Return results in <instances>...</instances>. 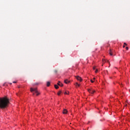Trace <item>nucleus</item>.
I'll return each mask as SVG.
<instances>
[{"label":"nucleus","mask_w":130,"mask_h":130,"mask_svg":"<svg viewBox=\"0 0 130 130\" xmlns=\"http://www.w3.org/2000/svg\"><path fill=\"white\" fill-rule=\"evenodd\" d=\"M88 92H89L91 94H93L95 92V90L94 89H92V88L88 89Z\"/></svg>","instance_id":"nucleus-2"},{"label":"nucleus","mask_w":130,"mask_h":130,"mask_svg":"<svg viewBox=\"0 0 130 130\" xmlns=\"http://www.w3.org/2000/svg\"><path fill=\"white\" fill-rule=\"evenodd\" d=\"M54 87L56 89L59 88V86L57 85H54Z\"/></svg>","instance_id":"nucleus-10"},{"label":"nucleus","mask_w":130,"mask_h":130,"mask_svg":"<svg viewBox=\"0 0 130 130\" xmlns=\"http://www.w3.org/2000/svg\"><path fill=\"white\" fill-rule=\"evenodd\" d=\"M36 93V96H39L40 94V92H39L38 91L37 92H35Z\"/></svg>","instance_id":"nucleus-11"},{"label":"nucleus","mask_w":130,"mask_h":130,"mask_svg":"<svg viewBox=\"0 0 130 130\" xmlns=\"http://www.w3.org/2000/svg\"><path fill=\"white\" fill-rule=\"evenodd\" d=\"M103 61H105L106 62V60L105 59H103Z\"/></svg>","instance_id":"nucleus-22"},{"label":"nucleus","mask_w":130,"mask_h":130,"mask_svg":"<svg viewBox=\"0 0 130 130\" xmlns=\"http://www.w3.org/2000/svg\"><path fill=\"white\" fill-rule=\"evenodd\" d=\"M50 85V82L48 81L47 82V86L49 87Z\"/></svg>","instance_id":"nucleus-8"},{"label":"nucleus","mask_w":130,"mask_h":130,"mask_svg":"<svg viewBox=\"0 0 130 130\" xmlns=\"http://www.w3.org/2000/svg\"><path fill=\"white\" fill-rule=\"evenodd\" d=\"M125 49L127 50L128 49V47H125Z\"/></svg>","instance_id":"nucleus-15"},{"label":"nucleus","mask_w":130,"mask_h":130,"mask_svg":"<svg viewBox=\"0 0 130 130\" xmlns=\"http://www.w3.org/2000/svg\"><path fill=\"white\" fill-rule=\"evenodd\" d=\"M124 47H125V45H123V48H124Z\"/></svg>","instance_id":"nucleus-23"},{"label":"nucleus","mask_w":130,"mask_h":130,"mask_svg":"<svg viewBox=\"0 0 130 130\" xmlns=\"http://www.w3.org/2000/svg\"><path fill=\"white\" fill-rule=\"evenodd\" d=\"M124 46H127V44L126 43H124Z\"/></svg>","instance_id":"nucleus-16"},{"label":"nucleus","mask_w":130,"mask_h":130,"mask_svg":"<svg viewBox=\"0 0 130 130\" xmlns=\"http://www.w3.org/2000/svg\"><path fill=\"white\" fill-rule=\"evenodd\" d=\"M10 84H12V83H10Z\"/></svg>","instance_id":"nucleus-25"},{"label":"nucleus","mask_w":130,"mask_h":130,"mask_svg":"<svg viewBox=\"0 0 130 130\" xmlns=\"http://www.w3.org/2000/svg\"><path fill=\"white\" fill-rule=\"evenodd\" d=\"M91 82L93 83L94 82V81H93L92 79L91 80Z\"/></svg>","instance_id":"nucleus-18"},{"label":"nucleus","mask_w":130,"mask_h":130,"mask_svg":"<svg viewBox=\"0 0 130 130\" xmlns=\"http://www.w3.org/2000/svg\"><path fill=\"white\" fill-rule=\"evenodd\" d=\"M69 94V93H68L67 91H66V92H64V94Z\"/></svg>","instance_id":"nucleus-19"},{"label":"nucleus","mask_w":130,"mask_h":130,"mask_svg":"<svg viewBox=\"0 0 130 130\" xmlns=\"http://www.w3.org/2000/svg\"><path fill=\"white\" fill-rule=\"evenodd\" d=\"M76 79H77L78 81H80V82H81L83 80V79H82V78L79 76H77Z\"/></svg>","instance_id":"nucleus-4"},{"label":"nucleus","mask_w":130,"mask_h":130,"mask_svg":"<svg viewBox=\"0 0 130 130\" xmlns=\"http://www.w3.org/2000/svg\"><path fill=\"white\" fill-rule=\"evenodd\" d=\"M13 83L15 84V83H16V81H14Z\"/></svg>","instance_id":"nucleus-21"},{"label":"nucleus","mask_w":130,"mask_h":130,"mask_svg":"<svg viewBox=\"0 0 130 130\" xmlns=\"http://www.w3.org/2000/svg\"><path fill=\"white\" fill-rule=\"evenodd\" d=\"M109 54L111 56H112L113 55V53H112V50L110 49V52H109Z\"/></svg>","instance_id":"nucleus-9"},{"label":"nucleus","mask_w":130,"mask_h":130,"mask_svg":"<svg viewBox=\"0 0 130 130\" xmlns=\"http://www.w3.org/2000/svg\"><path fill=\"white\" fill-rule=\"evenodd\" d=\"M95 79H96V78H95V77H93V80H95Z\"/></svg>","instance_id":"nucleus-20"},{"label":"nucleus","mask_w":130,"mask_h":130,"mask_svg":"<svg viewBox=\"0 0 130 130\" xmlns=\"http://www.w3.org/2000/svg\"><path fill=\"white\" fill-rule=\"evenodd\" d=\"M30 91H31V92H33V91H35V93H37V91H38L37 90V88L34 89V88H30Z\"/></svg>","instance_id":"nucleus-3"},{"label":"nucleus","mask_w":130,"mask_h":130,"mask_svg":"<svg viewBox=\"0 0 130 130\" xmlns=\"http://www.w3.org/2000/svg\"><path fill=\"white\" fill-rule=\"evenodd\" d=\"M76 86L79 87L80 86V84H78V83H76Z\"/></svg>","instance_id":"nucleus-13"},{"label":"nucleus","mask_w":130,"mask_h":130,"mask_svg":"<svg viewBox=\"0 0 130 130\" xmlns=\"http://www.w3.org/2000/svg\"><path fill=\"white\" fill-rule=\"evenodd\" d=\"M67 113V111L66 109H64V110H63V114H66Z\"/></svg>","instance_id":"nucleus-7"},{"label":"nucleus","mask_w":130,"mask_h":130,"mask_svg":"<svg viewBox=\"0 0 130 130\" xmlns=\"http://www.w3.org/2000/svg\"><path fill=\"white\" fill-rule=\"evenodd\" d=\"M10 103L9 99L7 96L0 98V108L4 109L7 108Z\"/></svg>","instance_id":"nucleus-1"},{"label":"nucleus","mask_w":130,"mask_h":130,"mask_svg":"<svg viewBox=\"0 0 130 130\" xmlns=\"http://www.w3.org/2000/svg\"><path fill=\"white\" fill-rule=\"evenodd\" d=\"M93 70H95V67H93Z\"/></svg>","instance_id":"nucleus-24"},{"label":"nucleus","mask_w":130,"mask_h":130,"mask_svg":"<svg viewBox=\"0 0 130 130\" xmlns=\"http://www.w3.org/2000/svg\"><path fill=\"white\" fill-rule=\"evenodd\" d=\"M54 72H55V73H57V70H55L54 71Z\"/></svg>","instance_id":"nucleus-17"},{"label":"nucleus","mask_w":130,"mask_h":130,"mask_svg":"<svg viewBox=\"0 0 130 130\" xmlns=\"http://www.w3.org/2000/svg\"><path fill=\"white\" fill-rule=\"evenodd\" d=\"M70 81L69 80H68V79H65L64 80V83H66V84H69V83H70Z\"/></svg>","instance_id":"nucleus-5"},{"label":"nucleus","mask_w":130,"mask_h":130,"mask_svg":"<svg viewBox=\"0 0 130 130\" xmlns=\"http://www.w3.org/2000/svg\"><path fill=\"white\" fill-rule=\"evenodd\" d=\"M61 91L60 90L58 92L57 95H58V96H59V95L61 94Z\"/></svg>","instance_id":"nucleus-12"},{"label":"nucleus","mask_w":130,"mask_h":130,"mask_svg":"<svg viewBox=\"0 0 130 130\" xmlns=\"http://www.w3.org/2000/svg\"><path fill=\"white\" fill-rule=\"evenodd\" d=\"M57 84H58L59 86H63L62 83H61L60 81H58V82L57 83Z\"/></svg>","instance_id":"nucleus-6"},{"label":"nucleus","mask_w":130,"mask_h":130,"mask_svg":"<svg viewBox=\"0 0 130 130\" xmlns=\"http://www.w3.org/2000/svg\"><path fill=\"white\" fill-rule=\"evenodd\" d=\"M98 72V69H96L95 71V73H97Z\"/></svg>","instance_id":"nucleus-14"}]
</instances>
